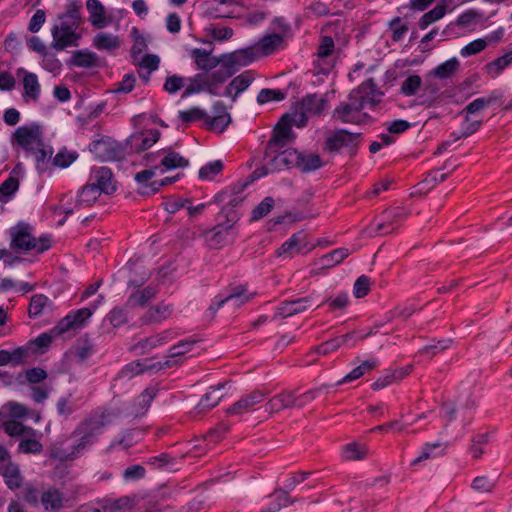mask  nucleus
<instances>
[{"instance_id": "obj_1", "label": "nucleus", "mask_w": 512, "mask_h": 512, "mask_svg": "<svg viewBox=\"0 0 512 512\" xmlns=\"http://www.w3.org/2000/svg\"><path fill=\"white\" fill-rule=\"evenodd\" d=\"M113 415L109 410L97 409L81 421L69 436L59 438L51 444L50 457L62 462L81 457L96 443Z\"/></svg>"}, {"instance_id": "obj_2", "label": "nucleus", "mask_w": 512, "mask_h": 512, "mask_svg": "<svg viewBox=\"0 0 512 512\" xmlns=\"http://www.w3.org/2000/svg\"><path fill=\"white\" fill-rule=\"evenodd\" d=\"M240 219V214L230 208H221L218 214V223L211 229L203 232L205 243L212 249H219L229 243L230 233Z\"/></svg>"}, {"instance_id": "obj_3", "label": "nucleus", "mask_w": 512, "mask_h": 512, "mask_svg": "<svg viewBox=\"0 0 512 512\" xmlns=\"http://www.w3.org/2000/svg\"><path fill=\"white\" fill-rule=\"evenodd\" d=\"M407 216L404 208L395 207L390 210H385L381 214V221L370 224L364 232L369 237H375L376 235H386L391 233L397 228V223Z\"/></svg>"}, {"instance_id": "obj_4", "label": "nucleus", "mask_w": 512, "mask_h": 512, "mask_svg": "<svg viewBox=\"0 0 512 512\" xmlns=\"http://www.w3.org/2000/svg\"><path fill=\"white\" fill-rule=\"evenodd\" d=\"M361 133H351L346 129H337L327 136L323 149L330 154L339 153L342 148H348L350 151L359 144Z\"/></svg>"}, {"instance_id": "obj_5", "label": "nucleus", "mask_w": 512, "mask_h": 512, "mask_svg": "<svg viewBox=\"0 0 512 512\" xmlns=\"http://www.w3.org/2000/svg\"><path fill=\"white\" fill-rule=\"evenodd\" d=\"M89 151L100 161H119L124 157V150L120 143L103 136L89 144Z\"/></svg>"}, {"instance_id": "obj_6", "label": "nucleus", "mask_w": 512, "mask_h": 512, "mask_svg": "<svg viewBox=\"0 0 512 512\" xmlns=\"http://www.w3.org/2000/svg\"><path fill=\"white\" fill-rule=\"evenodd\" d=\"M280 149L274 148V151L269 153L268 146H266L264 160L270 159V169L277 172L283 169L296 168V165L299 164L300 152L293 148L279 151Z\"/></svg>"}, {"instance_id": "obj_7", "label": "nucleus", "mask_w": 512, "mask_h": 512, "mask_svg": "<svg viewBox=\"0 0 512 512\" xmlns=\"http://www.w3.org/2000/svg\"><path fill=\"white\" fill-rule=\"evenodd\" d=\"M150 278L149 273H144L143 276L140 279H130L128 281L129 287L136 288L135 291H133L127 301L126 306L129 307H135L145 306L149 301L155 298L157 294V289L151 285L144 287L143 289H140V287Z\"/></svg>"}, {"instance_id": "obj_8", "label": "nucleus", "mask_w": 512, "mask_h": 512, "mask_svg": "<svg viewBox=\"0 0 512 512\" xmlns=\"http://www.w3.org/2000/svg\"><path fill=\"white\" fill-rule=\"evenodd\" d=\"M251 299V295L246 293V288L242 285L229 286L220 292L212 300L209 309L213 312L219 310L225 303H232L234 307H239L247 303Z\"/></svg>"}, {"instance_id": "obj_9", "label": "nucleus", "mask_w": 512, "mask_h": 512, "mask_svg": "<svg viewBox=\"0 0 512 512\" xmlns=\"http://www.w3.org/2000/svg\"><path fill=\"white\" fill-rule=\"evenodd\" d=\"M375 93L376 84L371 78L364 81L357 89L352 90L349 93L347 100L344 102L357 113H363L362 110L365 108L367 103L372 101V97Z\"/></svg>"}, {"instance_id": "obj_10", "label": "nucleus", "mask_w": 512, "mask_h": 512, "mask_svg": "<svg viewBox=\"0 0 512 512\" xmlns=\"http://www.w3.org/2000/svg\"><path fill=\"white\" fill-rule=\"evenodd\" d=\"M77 28L78 27L71 26L64 22L52 27L51 34L53 37V48L56 50H64L67 47L78 46V40L81 36L76 33Z\"/></svg>"}, {"instance_id": "obj_11", "label": "nucleus", "mask_w": 512, "mask_h": 512, "mask_svg": "<svg viewBox=\"0 0 512 512\" xmlns=\"http://www.w3.org/2000/svg\"><path fill=\"white\" fill-rule=\"evenodd\" d=\"M31 227L20 223L11 230L10 247L16 251H29L36 247V238L31 235Z\"/></svg>"}, {"instance_id": "obj_12", "label": "nucleus", "mask_w": 512, "mask_h": 512, "mask_svg": "<svg viewBox=\"0 0 512 512\" xmlns=\"http://www.w3.org/2000/svg\"><path fill=\"white\" fill-rule=\"evenodd\" d=\"M332 119L345 124L362 125L371 120L368 113H357L344 101L340 102L332 112Z\"/></svg>"}, {"instance_id": "obj_13", "label": "nucleus", "mask_w": 512, "mask_h": 512, "mask_svg": "<svg viewBox=\"0 0 512 512\" xmlns=\"http://www.w3.org/2000/svg\"><path fill=\"white\" fill-rule=\"evenodd\" d=\"M292 134V125L289 122L288 113L284 114L277 125L275 126L272 137L269 139L266 146H268L269 153L274 151V148H284Z\"/></svg>"}, {"instance_id": "obj_14", "label": "nucleus", "mask_w": 512, "mask_h": 512, "mask_svg": "<svg viewBox=\"0 0 512 512\" xmlns=\"http://www.w3.org/2000/svg\"><path fill=\"white\" fill-rule=\"evenodd\" d=\"M222 56L226 59L227 66L234 68L235 72H238L240 67L248 66L259 59V53L254 45Z\"/></svg>"}, {"instance_id": "obj_15", "label": "nucleus", "mask_w": 512, "mask_h": 512, "mask_svg": "<svg viewBox=\"0 0 512 512\" xmlns=\"http://www.w3.org/2000/svg\"><path fill=\"white\" fill-rule=\"evenodd\" d=\"M214 116L206 117L205 125L208 130L222 133L230 124L231 116L222 101H216L213 105Z\"/></svg>"}, {"instance_id": "obj_16", "label": "nucleus", "mask_w": 512, "mask_h": 512, "mask_svg": "<svg viewBox=\"0 0 512 512\" xmlns=\"http://www.w3.org/2000/svg\"><path fill=\"white\" fill-rule=\"evenodd\" d=\"M93 310L87 307L69 312L55 327L58 333H64L70 329L80 328L92 316Z\"/></svg>"}, {"instance_id": "obj_17", "label": "nucleus", "mask_w": 512, "mask_h": 512, "mask_svg": "<svg viewBox=\"0 0 512 512\" xmlns=\"http://www.w3.org/2000/svg\"><path fill=\"white\" fill-rule=\"evenodd\" d=\"M266 396L261 390H254L249 394L244 395L238 401H236L233 405H231L227 409V414L229 415H242L244 413L250 412L253 407L262 402Z\"/></svg>"}, {"instance_id": "obj_18", "label": "nucleus", "mask_w": 512, "mask_h": 512, "mask_svg": "<svg viewBox=\"0 0 512 512\" xmlns=\"http://www.w3.org/2000/svg\"><path fill=\"white\" fill-rule=\"evenodd\" d=\"M89 181L101 193L112 194L116 190L113 173L108 167H100L93 170Z\"/></svg>"}, {"instance_id": "obj_19", "label": "nucleus", "mask_w": 512, "mask_h": 512, "mask_svg": "<svg viewBox=\"0 0 512 512\" xmlns=\"http://www.w3.org/2000/svg\"><path fill=\"white\" fill-rule=\"evenodd\" d=\"M237 3L233 0H218L207 6L203 16L208 20L220 18H235L234 8Z\"/></svg>"}, {"instance_id": "obj_20", "label": "nucleus", "mask_w": 512, "mask_h": 512, "mask_svg": "<svg viewBox=\"0 0 512 512\" xmlns=\"http://www.w3.org/2000/svg\"><path fill=\"white\" fill-rule=\"evenodd\" d=\"M40 130L39 126L33 124L31 127L26 125L18 127L13 133V139L15 142L25 149L27 152H31L33 148L31 147L32 143L38 140V144L41 146V140H39Z\"/></svg>"}, {"instance_id": "obj_21", "label": "nucleus", "mask_w": 512, "mask_h": 512, "mask_svg": "<svg viewBox=\"0 0 512 512\" xmlns=\"http://www.w3.org/2000/svg\"><path fill=\"white\" fill-rule=\"evenodd\" d=\"M313 298L312 296H306L297 298L290 301H284L278 307L274 319L277 317H290L306 311L310 306Z\"/></svg>"}, {"instance_id": "obj_22", "label": "nucleus", "mask_w": 512, "mask_h": 512, "mask_svg": "<svg viewBox=\"0 0 512 512\" xmlns=\"http://www.w3.org/2000/svg\"><path fill=\"white\" fill-rule=\"evenodd\" d=\"M172 334L173 333L171 331L166 330L156 335L141 339L134 344L130 350L135 352L137 355L147 354L154 348L166 343L168 339L172 337Z\"/></svg>"}, {"instance_id": "obj_23", "label": "nucleus", "mask_w": 512, "mask_h": 512, "mask_svg": "<svg viewBox=\"0 0 512 512\" xmlns=\"http://www.w3.org/2000/svg\"><path fill=\"white\" fill-rule=\"evenodd\" d=\"M289 408H296V393L292 390H284L265 404V409L269 413H277Z\"/></svg>"}, {"instance_id": "obj_24", "label": "nucleus", "mask_w": 512, "mask_h": 512, "mask_svg": "<svg viewBox=\"0 0 512 512\" xmlns=\"http://www.w3.org/2000/svg\"><path fill=\"white\" fill-rule=\"evenodd\" d=\"M254 76L252 71H245L240 75L236 76L226 87L223 95L230 97L232 101H236L239 94L245 91L253 82Z\"/></svg>"}, {"instance_id": "obj_25", "label": "nucleus", "mask_w": 512, "mask_h": 512, "mask_svg": "<svg viewBox=\"0 0 512 512\" xmlns=\"http://www.w3.org/2000/svg\"><path fill=\"white\" fill-rule=\"evenodd\" d=\"M40 501L46 511L59 512L65 507L66 499L59 489L49 487L41 493Z\"/></svg>"}, {"instance_id": "obj_26", "label": "nucleus", "mask_w": 512, "mask_h": 512, "mask_svg": "<svg viewBox=\"0 0 512 512\" xmlns=\"http://www.w3.org/2000/svg\"><path fill=\"white\" fill-rule=\"evenodd\" d=\"M246 186L247 184H243L237 192H234V190L230 188H226L214 195L212 203L222 204V208H230L235 210V208L238 207L244 200L242 191Z\"/></svg>"}, {"instance_id": "obj_27", "label": "nucleus", "mask_w": 512, "mask_h": 512, "mask_svg": "<svg viewBox=\"0 0 512 512\" xmlns=\"http://www.w3.org/2000/svg\"><path fill=\"white\" fill-rule=\"evenodd\" d=\"M197 342L195 339H185L170 347L168 359L158 362V370L176 365L178 363L176 358L190 352Z\"/></svg>"}, {"instance_id": "obj_28", "label": "nucleus", "mask_w": 512, "mask_h": 512, "mask_svg": "<svg viewBox=\"0 0 512 512\" xmlns=\"http://www.w3.org/2000/svg\"><path fill=\"white\" fill-rule=\"evenodd\" d=\"M86 9L93 27L102 29L110 24L111 20L106 16L105 8L99 0H87Z\"/></svg>"}, {"instance_id": "obj_29", "label": "nucleus", "mask_w": 512, "mask_h": 512, "mask_svg": "<svg viewBox=\"0 0 512 512\" xmlns=\"http://www.w3.org/2000/svg\"><path fill=\"white\" fill-rule=\"evenodd\" d=\"M284 37L278 33L264 35L254 46L259 58L274 54L283 44Z\"/></svg>"}, {"instance_id": "obj_30", "label": "nucleus", "mask_w": 512, "mask_h": 512, "mask_svg": "<svg viewBox=\"0 0 512 512\" xmlns=\"http://www.w3.org/2000/svg\"><path fill=\"white\" fill-rule=\"evenodd\" d=\"M0 475L4 478V482L11 490L18 489L23 483L18 464L11 460L0 464Z\"/></svg>"}, {"instance_id": "obj_31", "label": "nucleus", "mask_w": 512, "mask_h": 512, "mask_svg": "<svg viewBox=\"0 0 512 512\" xmlns=\"http://www.w3.org/2000/svg\"><path fill=\"white\" fill-rule=\"evenodd\" d=\"M20 74H23V97L26 99H31L33 101H37L39 99L41 91L37 75L35 73L26 71L24 68H19L17 70V75Z\"/></svg>"}, {"instance_id": "obj_32", "label": "nucleus", "mask_w": 512, "mask_h": 512, "mask_svg": "<svg viewBox=\"0 0 512 512\" xmlns=\"http://www.w3.org/2000/svg\"><path fill=\"white\" fill-rule=\"evenodd\" d=\"M161 152L163 157L160 161V164L156 165L161 173H164L168 170L185 168L189 166V160L181 156L178 152H175L171 149H163Z\"/></svg>"}, {"instance_id": "obj_33", "label": "nucleus", "mask_w": 512, "mask_h": 512, "mask_svg": "<svg viewBox=\"0 0 512 512\" xmlns=\"http://www.w3.org/2000/svg\"><path fill=\"white\" fill-rule=\"evenodd\" d=\"M306 246V235L303 231H299L286 240L277 250V253L279 256L287 254L292 257L300 253Z\"/></svg>"}, {"instance_id": "obj_34", "label": "nucleus", "mask_w": 512, "mask_h": 512, "mask_svg": "<svg viewBox=\"0 0 512 512\" xmlns=\"http://www.w3.org/2000/svg\"><path fill=\"white\" fill-rule=\"evenodd\" d=\"M192 57L197 68L206 72L215 69L222 62V55L215 57L211 55V51L200 48H196L192 51Z\"/></svg>"}, {"instance_id": "obj_35", "label": "nucleus", "mask_w": 512, "mask_h": 512, "mask_svg": "<svg viewBox=\"0 0 512 512\" xmlns=\"http://www.w3.org/2000/svg\"><path fill=\"white\" fill-rule=\"evenodd\" d=\"M355 334L356 331H352L345 335L330 339L317 347V353L326 355L337 350L342 345H348L352 347L355 345Z\"/></svg>"}, {"instance_id": "obj_36", "label": "nucleus", "mask_w": 512, "mask_h": 512, "mask_svg": "<svg viewBox=\"0 0 512 512\" xmlns=\"http://www.w3.org/2000/svg\"><path fill=\"white\" fill-rule=\"evenodd\" d=\"M99 57L95 52L87 49L74 51L69 64L75 67L90 69L99 66Z\"/></svg>"}, {"instance_id": "obj_37", "label": "nucleus", "mask_w": 512, "mask_h": 512, "mask_svg": "<svg viewBox=\"0 0 512 512\" xmlns=\"http://www.w3.org/2000/svg\"><path fill=\"white\" fill-rule=\"evenodd\" d=\"M271 501L268 505L261 509L260 512H278L281 508L292 505L297 499H292L288 494L287 490L275 489L274 492L269 496Z\"/></svg>"}, {"instance_id": "obj_38", "label": "nucleus", "mask_w": 512, "mask_h": 512, "mask_svg": "<svg viewBox=\"0 0 512 512\" xmlns=\"http://www.w3.org/2000/svg\"><path fill=\"white\" fill-rule=\"evenodd\" d=\"M92 45L99 51L113 53L121 47V41L116 35L100 32L94 36Z\"/></svg>"}, {"instance_id": "obj_39", "label": "nucleus", "mask_w": 512, "mask_h": 512, "mask_svg": "<svg viewBox=\"0 0 512 512\" xmlns=\"http://www.w3.org/2000/svg\"><path fill=\"white\" fill-rule=\"evenodd\" d=\"M158 129H150L132 136L131 145L136 151H144L153 146L160 138Z\"/></svg>"}, {"instance_id": "obj_40", "label": "nucleus", "mask_w": 512, "mask_h": 512, "mask_svg": "<svg viewBox=\"0 0 512 512\" xmlns=\"http://www.w3.org/2000/svg\"><path fill=\"white\" fill-rule=\"evenodd\" d=\"M226 384L227 383H219L217 386H210L208 388L207 392L202 396L198 403L200 411L210 410L219 403L223 397L221 390L224 389Z\"/></svg>"}, {"instance_id": "obj_41", "label": "nucleus", "mask_w": 512, "mask_h": 512, "mask_svg": "<svg viewBox=\"0 0 512 512\" xmlns=\"http://www.w3.org/2000/svg\"><path fill=\"white\" fill-rule=\"evenodd\" d=\"M158 389L155 386H149L142 391V393L134 400V410L132 413L135 416H141L146 413L150 407L153 399L156 397Z\"/></svg>"}, {"instance_id": "obj_42", "label": "nucleus", "mask_w": 512, "mask_h": 512, "mask_svg": "<svg viewBox=\"0 0 512 512\" xmlns=\"http://www.w3.org/2000/svg\"><path fill=\"white\" fill-rule=\"evenodd\" d=\"M171 311L172 310H171L170 306H168V305L159 304L156 306H152L140 318V322L143 325L160 323L170 316Z\"/></svg>"}, {"instance_id": "obj_43", "label": "nucleus", "mask_w": 512, "mask_h": 512, "mask_svg": "<svg viewBox=\"0 0 512 512\" xmlns=\"http://www.w3.org/2000/svg\"><path fill=\"white\" fill-rule=\"evenodd\" d=\"M102 193L89 181L79 191L75 203V208L90 207L99 198Z\"/></svg>"}, {"instance_id": "obj_44", "label": "nucleus", "mask_w": 512, "mask_h": 512, "mask_svg": "<svg viewBox=\"0 0 512 512\" xmlns=\"http://www.w3.org/2000/svg\"><path fill=\"white\" fill-rule=\"evenodd\" d=\"M326 106L327 100L317 94H308L301 101V109L310 115H320Z\"/></svg>"}, {"instance_id": "obj_45", "label": "nucleus", "mask_w": 512, "mask_h": 512, "mask_svg": "<svg viewBox=\"0 0 512 512\" xmlns=\"http://www.w3.org/2000/svg\"><path fill=\"white\" fill-rule=\"evenodd\" d=\"M158 369V363L150 366L145 365L143 360H136L126 364L117 374V379H131L150 369Z\"/></svg>"}, {"instance_id": "obj_46", "label": "nucleus", "mask_w": 512, "mask_h": 512, "mask_svg": "<svg viewBox=\"0 0 512 512\" xmlns=\"http://www.w3.org/2000/svg\"><path fill=\"white\" fill-rule=\"evenodd\" d=\"M510 65H512V49L504 55L487 63L484 66V69L492 78H496Z\"/></svg>"}, {"instance_id": "obj_47", "label": "nucleus", "mask_w": 512, "mask_h": 512, "mask_svg": "<svg viewBox=\"0 0 512 512\" xmlns=\"http://www.w3.org/2000/svg\"><path fill=\"white\" fill-rule=\"evenodd\" d=\"M220 64L219 69L208 74L205 73L206 80L212 82V84L221 85L236 73L234 68L227 66V61L223 56Z\"/></svg>"}, {"instance_id": "obj_48", "label": "nucleus", "mask_w": 512, "mask_h": 512, "mask_svg": "<svg viewBox=\"0 0 512 512\" xmlns=\"http://www.w3.org/2000/svg\"><path fill=\"white\" fill-rule=\"evenodd\" d=\"M81 4L78 0H71L67 5L66 12L59 16L61 22L70 24L71 26L78 27L83 19L80 13Z\"/></svg>"}, {"instance_id": "obj_49", "label": "nucleus", "mask_w": 512, "mask_h": 512, "mask_svg": "<svg viewBox=\"0 0 512 512\" xmlns=\"http://www.w3.org/2000/svg\"><path fill=\"white\" fill-rule=\"evenodd\" d=\"M3 428L5 433H7L11 437L22 435L34 437L36 435V431L32 427L25 426L15 419H9L5 421L3 423Z\"/></svg>"}, {"instance_id": "obj_50", "label": "nucleus", "mask_w": 512, "mask_h": 512, "mask_svg": "<svg viewBox=\"0 0 512 512\" xmlns=\"http://www.w3.org/2000/svg\"><path fill=\"white\" fill-rule=\"evenodd\" d=\"M323 166V161L318 154H304L300 152L299 164L296 165L303 173L315 171Z\"/></svg>"}, {"instance_id": "obj_51", "label": "nucleus", "mask_w": 512, "mask_h": 512, "mask_svg": "<svg viewBox=\"0 0 512 512\" xmlns=\"http://www.w3.org/2000/svg\"><path fill=\"white\" fill-rule=\"evenodd\" d=\"M349 256V250L347 248H337L319 259L321 268H332L335 265L340 264L344 259Z\"/></svg>"}, {"instance_id": "obj_52", "label": "nucleus", "mask_w": 512, "mask_h": 512, "mask_svg": "<svg viewBox=\"0 0 512 512\" xmlns=\"http://www.w3.org/2000/svg\"><path fill=\"white\" fill-rule=\"evenodd\" d=\"M464 115V120L460 127V134L452 133L450 135V137H453V141H457L461 138H468L477 132L482 126V120H472L469 114Z\"/></svg>"}, {"instance_id": "obj_53", "label": "nucleus", "mask_w": 512, "mask_h": 512, "mask_svg": "<svg viewBox=\"0 0 512 512\" xmlns=\"http://www.w3.org/2000/svg\"><path fill=\"white\" fill-rule=\"evenodd\" d=\"M445 4L438 3L432 10L425 13L419 20L418 25L421 30H425L432 23L440 20L446 14Z\"/></svg>"}, {"instance_id": "obj_54", "label": "nucleus", "mask_w": 512, "mask_h": 512, "mask_svg": "<svg viewBox=\"0 0 512 512\" xmlns=\"http://www.w3.org/2000/svg\"><path fill=\"white\" fill-rule=\"evenodd\" d=\"M52 336L49 333H42L35 339L29 340L26 344L34 356L43 353L51 344Z\"/></svg>"}, {"instance_id": "obj_55", "label": "nucleus", "mask_w": 512, "mask_h": 512, "mask_svg": "<svg viewBox=\"0 0 512 512\" xmlns=\"http://www.w3.org/2000/svg\"><path fill=\"white\" fill-rule=\"evenodd\" d=\"M148 465H150L154 469H174L177 464V460L175 457L171 456L169 453H160L157 456H152L147 461Z\"/></svg>"}, {"instance_id": "obj_56", "label": "nucleus", "mask_w": 512, "mask_h": 512, "mask_svg": "<svg viewBox=\"0 0 512 512\" xmlns=\"http://www.w3.org/2000/svg\"><path fill=\"white\" fill-rule=\"evenodd\" d=\"M459 65V60L456 57H453L445 61L444 63L438 65L433 70V74L440 79L449 78L457 71Z\"/></svg>"}, {"instance_id": "obj_57", "label": "nucleus", "mask_w": 512, "mask_h": 512, "mask_svg": "<svg viewBox=\"0 0 512 512\" xmlns=\"http://www.w3.org/2000/svg\"><path fill=\"white\" fill-rule=\"evenodd\" d=\"M286 98V93L281 89L263 88L257 95V103L259 105L266 104L271 101L280 102Z\"/></svg>"}, {"instance_id": "obj_58", "label": "nucleus", "mask_w": 512, "mask_h": 512, "mask_svg": "<svg viewBox=\"0 0 512 512\" xmlns=\"http://www.w3.org/2000/svg\"><path fill=\"white\" fill-rule=\"evenodd\" d=\"M18 188L19 180L10 175L0 185V202L7 203L10 200V197L17 192Z\"/></svg>"}, {"instance_id": "obj_59", "label": "nucleus", "mask_w": 512, "mask_h": 512, "mask_svg": "<svg viewBox=\"0 0 512 512\" xmlns=\"http://www.w3.org/2000/svg\"><path fill=\"white\" fill-rule=\"evenodd\" d=\"M49 302V298L43 294H36L32 296L29 304V317L34 319L39 317Z\"/></svg>"}, {"instance_id": "obj_60", "label": "nucleus", "mask_w": 512, "mask_h": 512, "mask_svg": "<svg viewBox=\"0 0 512 512\" xmlns=\"http://www.w3.org/2000/svg\"><path fill=\"white\" fill-rule=\"evenodd\" d=\"M9 355L11 357L10 364L14 367L25 364L28 361V359L33 357L30 348L29 346H27V344L19 346L12 351H9Z\"/></svg>"}, {"instance_id": "obj_61", "label": "nucleus", "mask_w": 512, "mask_h": 512, "mask_svg": "<svg viewBox=\"0 0 512 512\" xmlns=\"http://www.w3.org/2000/svg\"><path fill=\"white\" fill-rule=\"evenodd\" d=\"M275 201L272 197H265L251 213V221H258L268 215L273 209Z\"/></svg>"}, {"instance_id": "obj_62", "label": "nucleus", "mask_w": 512, "mask_h": 512, "mask_svg": "<svg viewBox=\"0 0 512 512\" xmlns=\"http://www.w3.org/2000/svg\"><path fill=\"white\" fill-rule=\"evenodd\" d=\"M421 85L422 79L419 75H410L402 82L400 91L404 96L410 97L416 94Z\"/></svg>"}, {"instance_id": "obj_63", "label": "nucleus", "mask_w": 512, "mask_h": 512, "mask_svg": "<svg viewBox=\"0 0 512 512\" xmlns=\"http://www.w3.org/2000/svg\"><path fill=\"white\" fill-rule=\"evenodd\" d=\"M57 413L60 416L68 418L77 410V405L72 399V395L60 397L56 404Z\"/></svg>"}, {"instance_id": "obj_64", "label": "nucleus", "mask_w": 512, "mask_h": 512, "mask_svg": "<svg viewBox=\"0 0 512 512\" xmlns=\"http://www.w3.org/2000/svg\"><path fill=\"white\" fill-rule=\"evenodd\" d=\"M367 450L365 446L358 443L347 444L343 449V457L346 460H361L366 456Z\"/></svg>"}]
</instances>
